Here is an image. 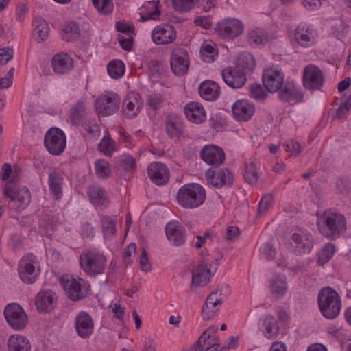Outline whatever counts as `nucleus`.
I'll use <instances>...</instances> for the list:
<instances>
[{"instance_id": "1", "label": "nucleus", "mask_w": 351, "mask_h": 351, "mask_svg": "<svg viewBox=\"0 0 351 351\" xmlns=\"http://www.w3.org/2000/svg\"><path fill=\"white\" fill-rule=\"evenodd\" d=\"M2 180L6 182L4 189L5 195L10 198L18 210L24 209L30 202V194L27 188L19 189L18 173L12 170L11 166L5 163L2 165L1 173Z\"/></svg>"}, {"instance_id": "2", "label": "nucleus", "mask_w": 351, "mask_h": 351, "mask_svg": "<svg viewBox=\"0 0 351 351\" xmlns=\"http://www.w3.org/2000/svg\"><path fill=\"white\" fill-rule=\"evenodd\" d=\"M317 226L325 237L335 240L346 230V219L341 213L326 210L317 214Z\"/></svg>"}, {"instance_id": "3", "label": "nucleus", "mask_w": 351, "mask_h": 351, "mask_svg": "<svg viewBox=\"0 0 351 351\" xmlns=\"http://www.w3.org/2000/svg\"><path fill=\"white\" fill-rule=\"evenodd\" d=\"M317 304L321 314L328 319L336 318L341 309V298L330 287H324L319 290Z\"/></svg>"}, {"instance_id": "4", "label": "nucleus", "mask_w": 351, "mask_h": 351, "mask_svg": "<svg viewBox=\"0 0 351 351\" xmlns=\"http://www.w3.org/2000/svg\"><path fill=\"white\" fill-rule=\"evenodd\" d=\"M206 198L204 188L197 183L183 185L178 191L176 199L179 205L186 209H194L204 204Z\"/></svg>"}, {"instance_id": "5", "label": "nucleus", "mask_w": 351, "mask_h": 351, "mask_svg": "<svg viewBox=\"0 0 351 351\" xmlns=\"http://www.w3.org/2000/svg\"><path fill=\"white\" fill-rule=\"evenodd\" d=\"M59 282L66 295L74 302L84 299L90 291V285L87 281L70 274L61 276Z\"/></svg>"}, {"instance_id": "6", "label": "nucleus", "mask_w": 351, "mask_h": 351, "mask_svg": "<svg viewBox=\"0 0 351 351\" xmlns=\"http://www.w3.org/2000/svg\"><path fill=\"white\" fill-rule=\"evenodd\" d=\"M106 256L96 249L87 250L80 255V267L89 276L101 274L106 269Z\"/></svg>"}, {"instance_id": "7", "label": "nucleus", "mask_w": 351, "mask_h": 351, "mask_svg": "<svg viewBox=\"0 0 351 351\" xmlns=\"http://www.w3.org/2000/svg\"><path fill=\"white\" fill-rule=\"evenodd\" d=\"M18 275L20 280L26 284H33L38 279L40 273V263L33 254L23 256L18 265Z\"/></svg>"}, {"instance_id": "8", "label": "nucleus", "mask_w": 351, "mask_h": 351, "mask_svg": "<svg viewBox=\"0 0 351 351\" xmlns=\"http://www.w3.org/2000/svg\"><path fill=\"white\" fill-rule=\"evenodd\" d=\"M215 31L221 38L232 40L243 34L244 24L236 18H225L216 24Z\"/></svg>"}, {"instance_id": "9", "label": "nucleus", "mask_w": 351, "mask_h": 351, "mask_svg": "<svg viewBox=\"0 0 351 351\" xmlns=\"http://www.w3.org/2000/svg\"><path fill=\"white\" fill-rule=\"evenodd\" d=\"M4 317L8 324L16 331L23 330L28 324L27 313L16 303H11L5 306Z\"/></svg>"}, {"instance_id": "10", "label": "nucleus", "mask_w": 351, "mask_h": 351, "mask_svg": "<svg viewBox=\"0 0 351 351\" xmlns=\"http://www.w3.org/2000/svg\"><path fill=\"white\" fill-rule=\"evenodd\" d=\"M45 146L52 155L58 156L65 149L66 136L65 133L58 128H51L45 134Z\"/></svg>"}, {"instance_id": "11", "label": "nucleus", "mask_w": 351, "mask_h": 351, "mask_svg": "<svg viewBox=\"0 0 351 351\" xmlns=\"http://www.w3.org/2000/svg\"><path fill=\"white\" fill-rule=\"evenodd\" d=\"M205 179L208 184L221 189L223 186H231L233 184L234 176L228 169L215 170L209 168L205 172Z\"/></svg>"}, {"instance_id": "12", "label": "nucleus", "mask_w": 351, "mask_h": 351, "mask_svg": "<svg viewBox=\"0 0 351 351\" xmlns=\"http://www.w3.org/2000/svg\"><path fill=\"white\" fill-rule=\"evenodd\" d=\"M265 89L269 93H277L284 84V73L281 69L267 68L262 75Z\"/></svg>"}, {"instance_id": "13", "label": "nucleus", "mask_w": 351, "mask_h": 351, "mask_svg": "<svg viewBox=\"0 0 351 351\" xmlns=\"http://www.w3.org/2000/svg\"><path fill=\"white\" fill-rule=\"evenodd\" d=\"M171 68L176 75H184L189 66V56L186 49L182 47L174 49L170 58Z\"/></svg>"}, {"instance_id": "14", "label": "nucleus", "mask_w": 351, "mask_h": 351, "mask_svg": "<svg viewBox=\"0 0 351 351\" xmlns=\"http://www.w3.org/2000/svg\"><path fill=\"white\" fill-rule=\"evenodd\" d=\"M317 32L312 26L306 23H300L295 29L294 40L303 48H309L316 42Z\"/></svg>"}, {"instance_id": "15", "label": "nucleus", "mask_w": 351, "mask_h": 351, "mask_svg": "<svg viewBox=\"0 0 351 351\" xmlns=\"http://www.w3.org/2000/svg\"><path fill=\"white\" fill-rule=\"evenodd\" d=\"M176 38L177 32L171 25H159L152 31V39L156 45L171 44L176 40Z\"/></svg>"}, {"instance_id": "16", "label": "nucleus", "mask_w": 351, "mask_h": 351, "mask_svg": "<svg viewBox=\"0 0 351 351\" xmlns=\"http://www.w3.org/2000/svg\"><path fill=\"white\" fill-rule=\"evenodd\" d=\"M278 93L279 99L287 103L297 104L301 102L304 97L300 87L290 80L285 81Z\"/></svg>"}, {"instance_id": "17", "label": "nucleus", "mask_w": 351, "mask_h": 351, "mask_svg": "<svg viewBox=\"0 0 351 351\" xmlns=\"http://www.w3.org/2000/svg\"><path fill=\"white\" fill-rule=\"evenodd\" d=\"M224 82L232 88H241L246 83V73L235 66H228L221 71Z\"/></svg>"}, {"instance_id": "18", "label": "nucleus", "mask_w": 351, "mask_h": 351, "mask_svg": "<svg viewBox=\"0 0 351 351\" xmlns=\"http://www.w3.org/2000/svg\"><path fill=\"white\" fill-rule=\"evenodd\" d=\"M303 83L309 90L319 89L324 83L322 71L317 66L310 64L305 67L303 74Z\"/></svg>"}, {"instance_id": "19", "label": "nucleus", "mask_w": 351, "mask_h": 351, "mask_svg": "<svg viewBox=\"0 0 351 351\" xmlns=\"http://www.w3.org/2000/svg\"><path fill=\"white\" fill-rule=\"evenodd\" d=\"M295 244V252L300 254L309 253L313 247L312 234L306 230H298L291 237Z\"/></svg>"}, {"instance_id": "20", "label": "nucleus", "mask_w": 351, "mask_h": 351, "mask_svg": "<svg viewBox=\"0 0 351 351\" xmlns=\"http://www.w3.org/2000/svg\"><path fill=\"white\" fill-rule=\"evenodd\" d=\"M201 158L208 165L219 167L225 160L223 150L214 145H207L203 147L200 152Z\"/></svg>"}, {"instance_id": "21", "label": "nucleus", "mask_w": 351, "mask_h": 351, "mask_svg": "<svg viewBox=\"0 0 351 351\" xmlns=\"http://www.w3.org/2000/svg\"><path fill=\"white\" fill-rule=\"evenodd\" d=\"M147 174L153 183L158 186L166 184L169 180L168 167L160 162H153L147 167Z\"/></svg>"}, {"instance_id": "22", "label": "nucleus", "mask_w": 351, "mask_h": 351, "mask_svg": "<svg viewBox=\"0 0 351 351\" xmlns=\"http://www.w3.org/2000/svg\"><path fill=\"white\" fill-rule=\"evenodd\" d=\"M165 131L171 138L179 139L185 133L183 119L176 114H169L165 118Z\"/></svg>"}, {"instance_id": "23", "label": "nucleus", "mask_w": 351, "mask_h": 351, "mask_svg": "<svg viewBox=\"0 0 351 351\" xmlns=\"http://www.w3.org/2000/svg\"><path fill=\"white\" fill-rule=\"evenodd\" d=\"M58 297L54 291L50 289L40 291L35 298V305L40 313H49L56 305Z\"/></svg>"}, {"instance_id": "24", "label": "nucleus", "mask_w": 351, "mask_h": 351, "mask_svg": "<svg viewBox=\"0 0 351 351\" xmlns=\"http://www.w3.org/2000/svg\"><path fill=\"white\" fill-rule=\"evenodd\" d=\"M75 328L81 338H89L94 330V322L90 315L84 311L80 312L75 319Z\"/></svg>"}, {"instance_id": "25", "label": "nucleus", "mask_w": 351, "mask_h": 351, "mask_svg": "<svg viewBox=\"0 0 351 351\" xmlns=\"http://www.w3.org/2000/svg\"><path fill=\"white\" fill-rule=\"evenodd\" d=\"M221 291L219 294L218 291H213L206 298L202 309V316L204 320L212 319L218 311V305L223 302Z\"/></svg>"}, {"instance_id": "26", "label": "nucleus", "mask_w": 351, "mask_h": 351, "mask_svg": "<svg viewBox=\"0 0 351 351\" xmlns=\"http://www.w3.org/2000/svg\"><path fill=\"white\" fill-rule=\"evenodd\" d=\"M234 119L239 121L250 120L255 112V106L247 100H237L232 107Z\"/></svg>"}, {"instance_id": "27", "label": "nucleus", "mask_w": 351, "mask_h": 351, "mask_svg": "<svg viewBox=\"0 0 351 351\" xmlns=\"http://www.w3.org/2000/svg\"><path fill=\"white\" fill-rule=\"evenodd\" d=\"M184 113L187 119L195 124H202L206 120V112L204 106L196 101H190L184 106Z\"/></svg>"}, {"instance_id": "28", "label": "nucleus", "mask_w": 351, "mask_h": 351, "mask_svg": "<svg viewBox=\"0 0 351 351\" xmlns=\"http://www.w3.org/2000/svg\"><path fill=\"white\" fill-rule=\"evenodd\" d=\"M165 232L169 241L176 246H180L186 241V230L177 221H171L167 224Z\"/></svg>"}, {"instance_id": "29", "label": "nucleus", "mask_w": 351, "mask_h": 351, "mask_svg": "<svg viewBox=\"0 0 351 351\" xmlns=\"http://www.w3.org/2000/svg\"><path fill=\"white\" fill-rule=\"evenodd\" d=\"M213 272L210 270V267L207 264H200L195 267L192 271V284L191 289L193 286H205L210 280Z\"/></svg>"}, {"instance_id": "30", "label": "nucleus", "mask_w": 351, "mask_h": 351, "mask_svg": "<svg viewBox=\"0 0 351 351\" xmlns=\"http://www.w3.org/2000/svg\"><path fill=\"white\" fill-rule=\"evenodd\" d=\"M8 351H31L29 339L24 335L15 333L9 336L6 343Z\"/></svg>"}, {"instance_id": "31", "label": "nucleus", "mask_w": 351, "mask_h": 351, "mask_svg": "<svg viewBox=\"0 0 351 351\" xmlns=\"http://www.w3.org/2000/svg\"><path fill=\"white\" fill-rule=\"evenodd\" d=\"M51 66L56 73L63 74L73 69V61L67 53H60L53 57Z\"/></svg>"}, {"instance_id": "32", "label": "nucleus", "mask_w": 351, "mask_h": 351, "mask_svg": "<svg viewBox=\"0 0 351 351\" xmlns=\"http://www.w3.org/2000/svg\"><path fill=\"white\" fill-rule=\"evenodd\" d=\"M217 332V327L216 326H210L201 335L198 341L193 346L192 350L208 351V348L210 347V345H214L213 340Z\"/></svg>"}, {"instance_id": "33", "label": "nucleus", "mask_w": 351, "mask_h": 351, "mask_svg": "<svg viewBox=\"0 0 351 351\" xmlns=\"http://www.w3.org/2000/svg\"><path fill=\"white\" fill-rule=\"evenodd\" d=\"M200 96L207 101H215L219 95V86L213 81L203 82L199 88Z\"/></svg>"}, {"instance_id": "34", "label": "nucleus", "mask_w": 351, "mask_h": 351, "mask_svg": "<svg viewBox=\"0 0 351 351\" xmlns=\"http://www.w3.org/2000/svg\"><path fill=\"white\" fill-rule=\"evenodd\" d=\"M32 37L38 43L45 41L49 35V27L42 19H36L33 21Z\"/></svg>"}, {"instance_id": "35", "label": "nucleus", "mask_w": 351, "mask_h": 351, "mask_svg": "<svg viewBox=\"0 0 351 351\" xmlns=\"http://www.w3.org/2000/svg\"><path fill=\"white\" fill-rule=\"evenodd\" d=\"M160 15V1L158 0L149 1L141 8V18L143 21L156 20Z\"/></svg>"}, {"instance_id": "36", "label": "nucleus", "mask_w": 351, "mask_h": 351, "mask_svg": "<svg viewBox=\"0 0 351 351\" xmlns=\"http://www.w3.org/2000/svg\"><path fill=\"white\" fill-rule=\"evenodd\" d=\"M142 106L143 102L141 95L136 93L128 98L123 110L128 117L132 118L136 117L140 112Z\"/></svg>"}, {"instance_id": "37", "label": "nucleus", "mask_w": 351, "mask_h": 351, "mask_svg": "<svg viewBox=\"0 0 351 351\" xmlns=\"http://www.w3.org/2000/svg\"><path fill=\"white\" fill-rule=\"evenodd\" d=\"M262 329L265 337L270 339L276 338L279 332L277 321L271 315H267L263 319Z\"/></svg>"}, {"instance_id": "38", "label": "nucleus", "mask_w": 351, "mask_h": 351, "mask_svg": "<svg viewBox=\"0 0 351 351\" xmlns=\"http://www.w3.org/2000/svg\"><path fill=\"white\" fill-rule=\"evenodd\" d=\"M200 56L203 61L212 62L218 56L216 45L211 40L204 41L200 48Z\"/></svg>"}, {"instance_id": "39", "label": "nucleus", "mask_w": 351, "mask_h": 351, "mask_svg": "<svg viewBox=\"0 0 351 351\" xmlns=\"http://www.w3.org/2000/svg\"><path fill=\"white\" fill-rule=\"evenodd\" d=\"M243 176L245 180L250 184H254L257 182L259 175L256 160L250 159L246 162Z\"/></svg>"}, {"instance_id": "40", "label": "nucleus", "mask_w": 351, "mask_h": 351, "mask_svg": "<svg viewBox=\"0 0 351 351\" xmlns=\"http://www.w3.org/2000/svg\"><path fill=\"white\" fill-rule=\"evenodd\" d=\"M256 66L255 60L253 56L250 53H245L240 54L238 56L237 65L235 67H238L244 71H252Z\"/></svg>"}, {"instance_id": "41", "label": "nucleus", "mask_w": 351, "mask_h": 351, "mask_svg": "<svg viewBox=\"0 0 351 351\" xmlns=\"http://www.w3.org/2000/svg\"><path fill=\"white\" fill-rule=\"evenodd\" d=\"M95 109L98 117H105L110 114V95L106 93L98 97L95 102Z\"/></svg>"}, {"instance_id": "42", "label": "nucleus", "mask_w": 351, "mask_h": 351, "mask_svg": "<svg viewBox=\"0 0 351 351\" xmlns=\"http://www.w3.org/2000/svg\"><path fill=\"white\" fill-rule=\"evenodd\" d=\"M88 195L90 201L97 210L104 205V202L106 201L104 198V193L100 187L97 186H93L90 187Z\"/></svg>"}, {"instance_id": "43", "label": "nucleus", "mask_w": 351, "mask_h": 351, "mask_svg": "<svg viewBox=\"0 0 351 351\" xmlns=\"http://www.w3.org/2000/svg\"><path fill=\"white\" fill-rule=\"evenodd\" d=\"M80 35L78 26L73 23L69 22L64 25L61 29V36L63 39L71 41L77 39Z\"/></svg>"}, {"instance_id": "44", "label": "nucleus", "mask_w": 351, "mask_h": 351, "mask_svg": "<svg viewBox=\"0 0 351 351\" xmlns=\"http://www.w3.org/2000/svg\"><path fill=\"white\" fill-rule=\"evenodd\" d=\"M165 99L159 93H151L147 95L146 105L149 110L156 111L162 107Z\"/></svg>"}, {"instance_id": "45", "label": "nucleus", "mask_w": 351, "mask_h": 351, "mask_svg": "<svg viewBox=\"0 0 351 351\" xmlns=\"http://www.w3.org/2000/svg\"><path fill=\"white\" fill-rule=\"evenodd\" d=\"M62 178L57 173H52L49 175V184L51 192L53 194L56 198L60 196L62 192Z\"/></svg>"}, {"instance_id": "46", "label": "nucleus", "mask_w": 351, "mask_h": 351, "mask_svg": "<svg viewBox=\"0 0 351 351\" xmlns=\"http://www.w3.org/2000/svg\"><path fill=\"white\" fill-rule=\"evenodd\" d=\"M335 253V245L332 243H327L317 254V263L324 266L333 256Z\"/></svg>"}, {"instance_id": "47", "label": "nucleus", "mask_w": 351, "mask_h": 351, "mask_svg": "<svg viewBox=\"0 0 351 351\" xmlns=\"http://www.w3.org/2000/svg\"><path fill=\"white\" fill-rule=\"evenodd\" d=\"M118 167L126 171H131L135 169L136 162L134 158L129 154H123L116 159Z\"/></svg>"}, {"instance_id": "48", "label": "nucleus", "mask_w": 351, "mask_h": 351, "mask_svg": "<svg viewBox=\"0 0 351 351\" xmlns=\"http://www.w3.org/2000/svg\"><path fill=\"white\" fill-rule=\"evenodd\" d=\"M270 289L274 296L277 298L282 296L287 290V282L285 280L276 278L271 282Z\"/></svg>"}, {"instance_id": "49", "label": "nucleus", "mask_w": 351, "mask_h": 351, "mask_svg": "<svg viewBox=\"0 0 351 351\" xmlns=\"http://www.w3.org/2000/svg\"><path fill=\"white\" fill-rule=\"evenodd\" d=\"M266 40L265 32L261 29L252 30L248 34V42L251 45L258 46Z\"/></svg>"}, {"instance_id": "50", "label": "nucleus", "mask_w": 351, "mask_h": 351, "mask_svg": "<svg viewBox=\"0 0 351 351\" xmlns=\"http://www.w3.org/2000/svg\"><path fill=\"white\" fill-rule=\"evenodd\" d=\"M125 66L123 62L119 59L111 60V78L119 79L123 76Z\"/></svg>"}, {"instance_id": "51", "label": "nucleus", "mask_w": 351, "mask_h": 351, "mask_svg": "<svg viewBox=\"0 0 351 351\" xmlns=\"http://www.w3.org/2000/svg\"><path fill=\"white\" fill-rule=\"evenodd\" d=\"M116 30L125 34V36H133L135 34V27L134 25L125 20H119L115 24Z\"/></svg>"}, {"instance_id": "52", "label": "nucleus", "mask_w": 351, "mask_h": 351, "mask_svg": "<svg viewBox=\"0 0 351 351\" xmlns=\"http://www.w3.org/2000/svg\"><path fill=\"white\" fill-rule=\"evenodd\" d=\"M332 34L339 40L343 38L348 33V25L343 21H338L331 29Z\"/></svg>"}, {"instance_id": "53", "label": "nucleus", "mask_w": 351, "mask_h": 351, "mask_svg": "<svg viewBox=\"0 0 351 351\" xmlns=\"http://www.w3.org/2000/svg\"><path fill=\"white\" fill-rule=\"evenodd\" d=\"M265 88V87L258 84H251L250 86V97L258 101L264 100L267 97Z\"/></svg>"}, {"instance_id": "54", "label": "nucleus", "mask_w": 351, "mask_h": 351, "mask_svg": "<svg viewBox=\"0 0 351 351\" xmlns=\"http://www.w3.org/2000/svg\"><path fill=\"white\" fill-rule=\"evenodd\" d=\"M197 0H173V5L176 10L187 12L191 10Z\"/></svg>"}, {"instance_id": "55", "label": "nucleus", "mask_w": 351, "mask_h": 351, "mask_svg": "<svg viewBox=\"0 0 351 351\" xmlns=\"http://www.w3.org/2000/svg\"><path fill=\"white\" fill-rule=\"evenodd\" d=\"M147 70L150 75L157 77L164 71V66L161 61L151 60L147 63Z\"/></svg>"}, {"instance_id": "56", "label": "nucleus", "mask_w": 351, "mask_h": 351, "mask_svg": "<svg viewBox=\"0 0 351 351\" xmlns=\"http://www.w3.org/2000/svg\"><path fill=\"white\" fill-rule=\"evenodd\" d=\"M111 307L112 312L113 313V318L117 319L120 322V324L123 329L126 330L124 323L125 308L124 306H121L119 303H114Z\"/></svg>"}, {"instance_id": "57", "label": "nucleus", "mask_w": 351, "mask_h": 351, "mask_svg": "<svg viewBox=\"0 0 351 351\" xmlns=\"http://www.w3.org/2000/svg\"><path fill=\"white\" fill-rule=\"evenodd\" d=\"M273 197L271 195H265L262 197L258 208V212L260 215L266 213L271 207Z\"/></svg>"}, {"instance_id": "58", "label": "nucleus", "mask_w": 351, "mask_h": 351, "mask_svg": "<svg viewBox=\"0 0 351 351\" xmlns=\"http://www.w3.org/2000/svg\"><path fill=\"white\" fill-rule=\"evenodd\" d=\"M95 171L97 175L100 178H106L109 172V164L108 161L104 160H98L95 162Z\"/></svg>"}, {"instance_id": "59", "label": "nucleus", "mask_w": 351, "mask_h": 351, "mask_svg": "<svg viewBox=\"0 0 351 351\" xmlns=\"http://www.w3.org/2000/svg\"><path fill=\"white\" fill-rule=\"evenodd\" d=\"M85 110L84 104L78 102L71 110L70 118L73 123H77Z\"/></svg>"}, {"instance_id": "60", "label": "nucleus", "mask_w": 351, "mask_h": 351, "mask_svg": "<svg viewBox=\"0 0 351 351\" xmlns=\"http://www.w3.org/2000/svg\"><path fill=\"white\" fill-rule=\"evenodd\" d=\"M127 38L123 36L118 35L117 37V41L119 42L121 47L127 51H130L132 49L134 43V38L132 36H127Z\"/></svg>"}, {"instance_id": "61", "label": "nucleus", "mask_w": 351, "mask_h": 351, "mask_svg": "<svg viewBox=\"0 0 351 351\" xmlns=\"http://www.w3.org/2000/svg\"><path fill=\"white\" fill-rule=\"evenodd\" d=\"M97 10L103 14H108L110 11V0H92Z\"/></svg>"}, {"instance_id": "62", "label": "nucleus", "mask_w": 351, "mask_h": 351, "mask_svg": "<svg viewBox=\"0 0 351 351\" xmlns=\"http://www.w3.org/2000/svg\"><path fill=\"white\" fill-rule=\"evenodd\" d=\"M14 52L12 48L5 47L0 49V64H6L13 58Z\"/></svg>"}, {"instance_id": "63", "label": "nucleus", "mask_w": 351, "mask_h": 351, "mask_svg": "<svg viewBox=\"0 0 351 351\" xmlns=\"http://www.w3.org/2000/svg\"><path fill=\"white\" fill-rule=\"evenodd\" d=\"M215 237V233L213 232H206L203 236H196L197 241L195 243L196 248L199 249L204 246L208 240L213 241Z\"/></svg>"}, {"instance_id": "64", "label": "nucleus", "mask_w": 351, "mask_h": 351, "mask_svg": "<svg viewBox=\"0 0 351 351\" xmlns=\"http://www.w3.org/2000/svg\"><path fill=\"white\" fill-rule=\"evenodd\" d=\"M240 231L237 226H229L223 234V238L227 241H234L239 237Z\"/></svg>"}]
</instances>
